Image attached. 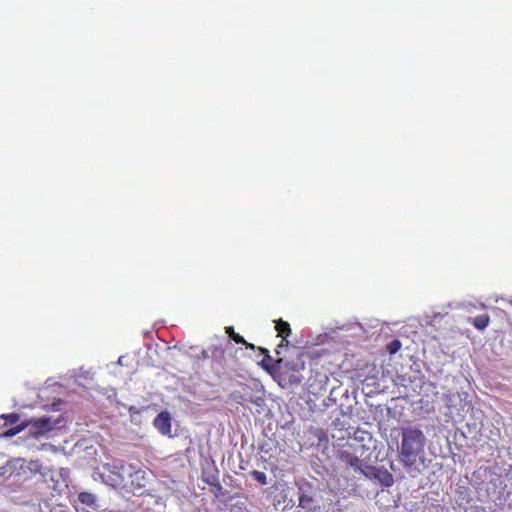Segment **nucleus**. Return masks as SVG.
<instances>
[{
	"label": "nucleus",
	"mask_w": 512,
	"mask_h": 512,
	"mask_svg": "<svg viewBox=\"0 0 512 512\" xmlns=\"http://www.w3.org/2000/svg\"><path fill=\"white\" fill-rule=\"evenodd\" d=\"M401 435V443L398 447L400 462L408 468L411 477H416L420 470L414 467V464L424 454L425 435L420 429L413 427L403 428Z\"/></svg>",
	"instance_id": "nucleus-1"
},
{
	"label": "nucleus",
	"mask_w": 512,
	"mask_h": 512,
	"mask_svg": "<svg viewBox=\"0 0 512 512\" xmlns=\"http://www.w3.org/2000/svg\"><path fill=\"white\" fill-rule=\"evenodd\" d=\"M228 400L241 405L250 403L257 408V412H260L263 410L266 400L264 386L260 381L252 379L234 389L228 395Z\"/></svg>",
	"instance_id": "nucleus-2"
},
{
	"label": "nucleus",
	"mask_w": 512,
	"mask_h": 512,
	"mask_svg": "<svg viewBox=\"0 0 512 512\" xmlns=\"http://www.w3.org/2000/svg\"><path fill=\"white\" fill-rule=\"evenodd\" d=\"M65 423L66 421L62 416H58L56 418L52 416H43L41 418L32 419L27 424H20L15 428H11L3 434L7 437H12L24 429H28V434L38 439L46 436L54 429L62 428Z\"/></svg>",
	"instance_id": "nucleus-3"
},
{
	"label": "nucleus",
	"mask_w": 512,
	"mask_h": 512,
	"mask_svg": "<svg viewBox=\"0 0 512 512\" xmlns=\"http://www.w3.org/2000/svg\"><path fill=\"white\" fill-rule=\"evenodd\" d=\"M299 506L307 512H320V504L314 498L313 488L305 483L298 487Z\"/></svg>",
	"instance_id": "nucleus-4"
},
{
	"label": "nucleus",
	"mask_w": 512,
	"mask_h": 512,
	"mask_svg": "<svg viewBox=\"0 0 512 512\" xmlns=\"http://www.w3.org/2000/svg\"><path fill=\"white\" fill-rule=\"evenodd\" d=\"M153 425L162 435H170V433H171V416H170L169 412H167V411L160 412L154 418Z\"/></svg>",
	"instance_id": "nucleus-5"
},
{
	"label": "nucleus",
	"mask_w": 512,
	"mask_h": 512,
	"mask_svg": "<svg viewBox=\"0 0 512 512\" xmlns=\"http://www.w3.org/2000/svg\"><path fill=\"white\" fill-rule=\"evenodd\" d=\"M341 460L352 470L355 472H359L364 465L365 461L358 458V456L353 455L348 450L340 451Z\"/></svg>",
	"instance_id": "nucleus-6"
},
{
	"label": "nucleus",
	"mask_w": 512,
	"mask_h": 512,
	"mask_svg": "<svg viewBox=\"0 0 512 512\" xmlns=\"http://www.w3.org/2000/svg\"><path fill=\"white\" fill-rule=\"evenodd\" d=\"M261 351L265 354L263 360L261 361V366L270 373L277 371L283 360L279 359L274 361L269 355V351L267 349L261 348Z\"/></svg>",
	"instance_id": "nucleus-7"
},
{
	"label": "nucleus",
	"mask_w": 512,
	"mask_h": 512,
	"mask_svg": "<svg viewBox=\"0 0 512 512\" xmlns=\"http://www.w3.org/2000/svg\"><path fill=\"white\" fill-rule=\"evenodd\" d=\"M15 466L5 455L0 454V477L10 479L14 475Z\"/></svg>",
	"instance_id": "nucleus-8"
},
{
	"label": "nucleus",
	"mask_w": 512,
	"mask_h": 512,
	"mask_svg": "<svg viewBox=\"0 0 512 512\" xmlns=\"http://www.w3.org/2000/svg\"><path fill=\"white\" fill-rule=\"evenodd\" d=\"M375 482L379 483L384 487H391L394 483L393 475L384 467H379L378 472L376 473Z\"/></svg>",
	"instance_id": "nucleus-9"
},
{
	"label": "nucleus",
	"mask_w": 512,
	"mask_h": 512,
	"mask_svg": "<svg viewBox=\"0 0 512 512\" xmlns=\"http://www.w3.org/2000/svg\"><path fill=\"white\" fill-rule=\"evenodd\" d=\"M455 308L462 309L467 312H472L473 310H476L478 308H482V309L486 308V306L483 303L476 304L471 301H462V302H457L455 304Z\"/></svg>",
	"instance_id": "nucleus-10"
},
{
	"label": "nucleus",
	"mask_w": 512,
	"mask_h": 512,
	"mask_svg": "<svg viewBox=\"0 0 512 512\" xmlns=\"http://www.w3.org/2000/svg\"><path fill=\"white\" fill-rule=\"evenodd\" d=\"M490 322V317L487 314L478 315L473 319V326L480 331H483Z\"/></svg>",
	"instance_id": "nucleus-11"
},
{
	"label": "nucleus",
	"mask_w": 512,
	"mask_h": 512,
	"mask_svg": "<svg viewBox=\"0 0 512 512\" xmlns=\"http://www.w3.org/2000/svg\"><path fill=\"white\" fill-rule=\"evenodd\" d=\"M379 467H374L367 462L362 465V468L360 469L359 473L363 474L366 478L375 481L376 480V473L378 472Z\"/></svg>",
	"instance_id": "nucleus-12"
},
{
	"label": "nucleus",
	"mask_w": 512,
	"mask_h": 512,
	"mask_svg": "<svg viewBox=\"0 0 512 512\" xmlns=\"http://www.w3.org/2000/svg\"><path fill=\"white\" fill-rule=\"evenodd\" d=\"M379 467H374L367 462L362 465V468L360 469L359 473L363 474L366 478L375 481L376 480V473L378 472Z\"/></svg>",
	"instance_id": "nucleus-13"
},
{
	"label": "nucleus",
	"mask_w": 512,
	"mask_h": 512,
	"mask_svg": "<svg viewBox=\"0 0 512 512\" xmlns=\"http://www.w3.org/2000/svg\"><path fill=\"white\" fill-rule=\"evenodd\" d=\"M276 330L283 337V341L291 333L290 325L287 322L283 321L282 319H279L276 322Z\"/></svg>",
	"instance_id": "nucleus-14"
},
{
	"label": "nucleus",
	"mask_w": 512,
	"mask_h": 512,
	"mask_svg": "<svg viewBox=\"0 0 512 512\" xmlns=\"http://www.w3.org/2000/svg\"><path fill=\"white\" fill-rule=\"evenodd\" d=\"M79 501L82 504H85L87 506H92L95 504L96 497L92 493L89 492H81L78 496Z\"/></svg>",
	"instance_id": "nucleus-15"
},
{
	"label": "nucleus",
	"mask_w": 512,
	"mask_h": 512,
	"mask_svg": "<svg viewBox=\"0 0 512 512\" xmlns=\"http://www.w3.org/2000/svg\"><path fill=\"white\" fill-rule=\"evenodd\" d=\"M226 332L228 333V335L238 344H245L248 346L247 342L245 341V339L240 336L239 334L235 333L233 327H227L226 328ZM249 347H251L252 349H254V345H249Z\"/></svg>",
	"instance_id": "nucleus-16"
},
{
	"label": "nucleus",
	"mask_w": 512,
	"mask_h": 512,
	"mask_svg": "<svg viewBox=\"0 0 512 512\" xmlns=\"http://www.w3.org/2000/svg\"><path fill=\"white\" fill-rule=\"evenodd\" d=\"M1 419L4 420L3 426H7L16 423L19 420V415L17 413L2 414Z\"/></svg>",
	"instance_id": "nucleus-17"
},
{
	"label": "nucleus",
	"mask_w": 512,
	"mask_h": 512,
	"mask_svg": "<svg viewBox=\"0 0 512 512\" xmlns=\"http://www.w3.org/2000/svg\"><path fill=\"white\" fill-rule=\"evenodd\" d=\"M251 475L260 484H262V485H266L267 484V476H266V474L264 472H261V471H258V470H253L251 472Z\"/></svg>",
	"instance_id": "nucleus-18"
},
{
	"label": "nucleus",
	"mask_w": 512,
	"mask_h": 512,
	"mask_svg": "<svg viewBox=\"0 0 512 512\" xmlns=\"http://www.w3.org/2000/svg\"><path fill=\"white\" fill-rule=\"evenodd\" d=\"M401 346V342L397 339H394L387 345V350L390 354H395L400 350Z\"/></svg>",
	"instance_id": "nucleus-19"
},
{
	"label": "nucleus",
	"mask_w": 512,
	"mask_h": 512,
	"mask_svg": "<svg viewBox=\"0 0 512 512\" xmlns=\"http://www.w3.org/2000/svg\"><path fill=\"white\" fill-rule=\"evenodd\" d=\"M88 375H89V372H85V373H83V376H84L85 378H87V377H88Z\"/></svg>",
	"instance_id": "nucleus-20"
},
{
	"label": "nucleus",
	"mask_w": 512,
	"mask_h": 512,
	"mask_svg": "<svg viewBox=\"0 0 512 512\" xmlns=\"http://www.w3.org/2000/svg\"><path fill=\"white\" fill-rule=\"evenodd\" d=\"M88 375H89V372H85V373H83V376H84L85 378H87V377H88Z\"/></svg>",
	"instance_id": "nucleus-21"
},
{
	"label": "nucleus",
	"mask_w": 512,
	"mask_h": 512,
	"mask_svg": "<svg viewBox=\"0 0 512 512\" xmlns=\"http://www.w3.org/2000/svg\"><path fill=\"white\" fill-rule=\"evenodd\" d=\"M118 364H122V357L119 358Z\"/></svg>",
	"instance_id": "nucleus-22"
},
{
	"label": "nucleus",
	"mask_w": 512,
	"mask_h": 512,
	"mask_svg": "<svg viewBox=\"0 0 512 512\" xmlns=\"http://www.w3.org/2000/svg\"><path fill=\"white\" fill-rule=\"evenodd\" d=\"M332 512H342L341 510H333Z\"/></svg>",
	"instance_id": "nucleus-23"
},
{
	"label": "nucleus",
	"mask_w": 512,
	"mask_h": 512,
	"mask_svg": "<svg viewBox=\"0 0 512 512\" xmlns=\"http://www.w3.org/2000/svg\"><path fill=\"white\" fill-rule=\"evenodd\" d=\"M509 303L512 305V298L509 300Z\"/></svg>",
	"instance_id": "nucleus-24"
}]
</instances>
